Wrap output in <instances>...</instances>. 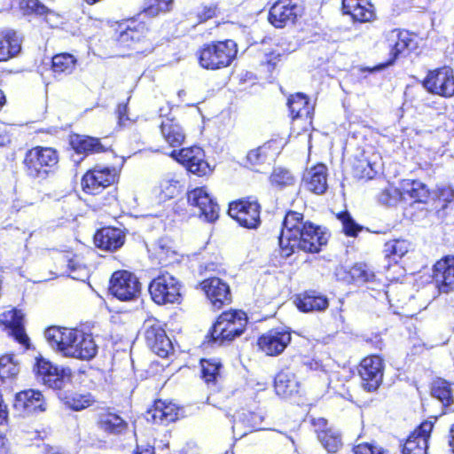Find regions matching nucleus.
Segmentation results:
<instances>
[{"instance_id":"1","label":"nucleus","mask_w":454,"mask_h":454,"mask_svg":"<svg viewBox=\"0 0 454 454\" xmlns=\"http://www.w3.org/2000/svg\"><path fill=\"white\" fill-rule=\"evenodd\" d=\"M328 240V235L319 226L304 222L303 215L289 211L283 221L279 247L283 256L289 257L294 251L318 253Z\"/></svg>"},{"instance_id":"2","label":"nucleus","mask_w":454,"mask_h":454,"mask_svg":"<svg viewBox=\"0 0 454 454\" xmlns=\"http://www.w3.org/2000/svg\"><path fill=\"white\" fill-rule=\"evenodd\" d=\"M44 336L50 346L65 356L90 360L98 352L91 334L78 329L51 326L45 331Z\"/></svg>"},{"instance_id":"3","label":"nucleus","mask_w":454,"mask_h":454,"mask_svg":"<svg viewBox=\"0 0 454 454\" xmlns=\"http://www.w3.org/2000/svg\"><path fill=\"white\" fill-rule=\"evenodd\" d=\"M59 163V153L51 147L35 146L24 157L25 174L31 179L44 180L54 172Z\"/></svg>"},{"instance_id":"4","label":"nucleus","mask_w":454,"mask_h":454,"mask_svg":"<svg viewBox=\"0 0 454 454\" xmlns=\"http://www.w3.org/2000/svg\"><path fill=\"white\" fill-rule=\"evenodd\" d=\"M247 317L244 311L233 310L222 313L209 334L208 341L218 346L232 341L245 331Z\"/></svg>"},{"instance_id":"5","label":"nucleus","mask_w":454,"mask_h":454,"mask_svg":"<svg viewBox=\"0 0 454 454\" xmlns=\"http://www.w3.org/2000/svg\"><path fill=\"white\" fill-rule=\"evenodd\" d=\"M237 44L232 40L204 44L197 56L201 67L209 70L229 67L237 55Z\"/></svg>"},{"instance_id":"6","label":"nucleus","mask_w":454,"mask_h":454,"mask_svg":"<svg viewBox=\"0 0 454 454\" xmlns=\"http://www.w3.org/2000/svg\"><path fill=\"white\" fill-rule=\"evenodd\" d=\"M109 292L120 301H133L141 294V284L134 273L117 270L111 277Z\"/></svg>"},{"instance_id":"7","label":"nucleus","mask_w":454,"mask_h":454,"mask_svg":"<svg viewBox=\"0 0 454 454\" xmlns=\"http://www.w3.org/2000/svg\"><path fill=\"white\" fill-rule=\"evenodd\" d=\"M180 288L179 281L168 272H164L152 280L149 293L157 304L174 303L180 299Z\"/></svg>"},{"instance_id":"8","label":"nucleus","mask_w":454,"mask_h":454,"mask_svg":"<svg viewBox=\"0 0 454 454\" xmlns=\"http://www.w3.org/2000/svg\"><path fill=\"white\" fill-rule=\"evenodd\" d=\"M423 86L431 94L443 98L454 96V73L449 67L431 70L423 81Z\"/></svg>"},{"instance_id":"9","label":"nucleus","mask_w":454,"mask_h":454,"mask_svg":"<svg viewBox=\"0 0 454 454\" xmlns=\"http://www.w3.org/2000/svg\"><path fill=\"white\" fill-rule=\"evenodd\" d=\"M34 372L38 381L51 388L61 389L70 380L69 369H59L44 358H37Z\"/></svg>"},{"instance_id":"10","label":"nucleus","mask_w":454,"mask_h":454,"mask_svg":"<svg viewBox=\"0 0 454 454\" xmlns=\"http://www.w3.org/2000/svg\"><path fill=\"white\" fill-rule=\"evenodd\" d=\"M228 214L241 226L248 229H255L261 223L260 205L256 200L248 199L231 202Z\"/></svg>"},{"instance_id":"11","label":"nucleus","mask_w":454,"mask_h":454,"mask_svg":"<svg viewBox=\"0 0 454 454\" xmlns=\"http://www.w3.org/2000/svg\"><path fill=\"white\" fill-rule=\"evenodd\" d=\"M116 178L115 168L95 167L83 176L82 179V190L90 194H98L105 188L114 184Z\"/></svg>"},{"instance_id":"12","label":"nucleus","mask_w":454,"mask_h":454,"mask_svg":"<svg viewBox=\"0 0 454 454\" xmlns=\"http://www.w3.org/2000/svg\"><path fill=\"white\" fill-rule=\"evenodd\" d=\"M390 48L391 59L379 66L374 67L372 71H380L392 65L401 55H405L415 45L413 36L406 30L393 29L386 35Z\"/></svg>"},{"instance_id":"13","label":"nucleus","mask_w":454,"mask_h":454,"mask_svg":"<svg viewBox=\"0 0 454 454\" xmlns=\"http://www.w3.org/2000/svg\"><path fill=\"white\" fill-rule=\"evenodd\" d=\"M302 13L300 0H278L270 8L269 21L276 27L293 24Z\"/></svg>"},{"instance_id":"14","label":"nucleus","mask_w":454,"mask_h":454,"mask_svg":"<svg viewBox=\"0 0 454 454\" xmlns=\"http://www.w3.org/2000/svg\"><path fill=\"white\" fill-rule=\"evenodd\" d=\"M170 156L186 167L190 172L198 176H206L211 172L210 166L204 160V152L200 147L183 148L179 152L174 150Z\"/></svg>"},{"instance_id":"15","label":"nucleus","mask_w":454,"mask_h":454,"mask_svg":"<svg viewBox=\"0 0 454 454\" xmlns=\"http://www.w3.org/2000/svg\"><path fill=\"white\" fill-rule=\"evenodd\" d=\"M189 205L199 209L200 216L213 223L219 216V206L211 198L205 187H197L187 192Z\"/></svg>"},{"instance_id":"16","label":"nucleus","mask_w":454,"mask_h":454,"mask_svg":"<svg viewBox=\"0 0 454 454\" xmlns=\"http://www.w3.org/2000/svg\"><path fill=\"white\" fill-rule=\"evenodd\" d=\"M359 375L363 387L372 392L378 389L383 379L382 359L378 356L365 357L360 364Z\"/></svg>"},{"instance_id":"17","label":"nucleus","mask_w":454,"mask_h":454,"mask_svg":"<svg viewBox=\"0 0 454 454\" xmlns=\"http://www.w3.org/2000/svg\"><path fill=\"white\" fill-rule=\"evenodd\" d=\"M291 333L284 328H275L262 334L257 341L262 351L268 356L281 354L291 342Z\"/></svg>"},{"instance_id":"18","label":"nucleus","mask_w":454,"mask_h":454,"mask_svg":"<svg viewBox=\"0 0 454 454\" xmlns=\"http://www.w3.org/2000/svg\"><path fill=\"white\" fill-rule=\"evenodd\" d=\"M13 407L20 414L29 415L45 411L47 405L40 391L27 389L16 394Z\"/></svg>"},{"instance_id":"19","label":"nucleus","mask_w":454,"mask_h":454,"mask_svg":"<svg viewBox=\"0 0 454 454\" xmlns=\"http://www.w3.org/2000/svg\"><path fill=\"white\" fill-rule=\"evenodd\" d=\"M207 299L215 309L228 305L231 301V294L229 286L218 278L204 280L201 284Z\"/></svg>"},{"instance_id":"20","label":"nucleus","mask_w":454,"mask_h":454,"mask_svg":"<svg viewBox=\"0 0 454 454\" xmlns=\"http://www.w3.org/2000/svg\"><path fill=\"white\" fill-rule=\"evenodd\" d=\"M434 280L441 293L454 290V255H447L434 265Z\"/></svg>"},{"instance_id":"21","label":"nucleus","mask_w":454,"mask_h":454,"mask_svg":"<svg viewBox=\"0 0 454 454\" xmlns=\"http://www.w3.org/2000/svg\"><path fill=\"white\" fill-rule=\"evenodd\" d=\"M433 423L425 421L412 432L402 445L403 454H427V442L433 429Z\"/></svg>"},{"instance_id":"22","label":"nucleus","mask_w":454,"mask_h":454,"mask_svg":"<svg viewBox=\"0 0 454 454\" xmlns=\"http://www.w3.org/2000/svg\"><path fill=\"white\" fill-rule=\"evenodd\" d=\"M145 334L148 346L157 356L167 357L173 351L171 340L159 325L148 326Z\"/></svg>"},{"instance_id":"23","label":"nucleus","mask_w":454,"mask_h":454,"mask_svg":"<svg viewBox=\"0 0 454 454\" xmlns=\"http://www.w3.org/2000/svg\"><path fill=\"white\" fill-rule=\"evenodd\" d=\"M0 323L10 329L11 334L20 344L27 346L28 337L24 329V314L19 309H11L0 314Z\"/></svg>"},{"instance_id":"24","label":"nucleus","mask_w":454,"mask_h":454,"mask_svg":"<svg viewBox=\"0 0 454 454\" xmlns=\"http://www.w3.org/2000/svg\"><path fill=\"white\" fill-rule=\"evenodd\" d=\"M125 236L120 229L105 227L94 235L95 245L106 251H115L124 244Z\"/></svg>"},{"instance_id":"25","label":"nucleus","mask_w":454,"mask_h":454,"mask_svg":"<svg viewBox=\"0 0 454 454\" xmlns=\"http://www.w3.org/2000/svg\"><path fill=\"white\" fill-rule=\"evenodd\" d=\"M22 40L14 30L0 31V62L17 57L21 51Z\"/></svg>"},{"instance_id":"26","label":"nucleus","mask_w":454,"mask_h":454,"mask_svg":"<svg viewBox=\"0 0 454 454\" xmlns=\"http://www.w3.org/2000/svg\"><path fill=\"white\" fill-rule=\"evenodd\" d=\"M344 14H348L356 21L368 22L374 17L373 6L369 0H342Z\"/></svg>"},{"instance_id":"27","label":"nucleus","mask_w":454,"mask_h":454,"mask_svg":"<svg viewBox=\"0 0 454 454\" xmlns=\"http://www.w3.org/2000/svg\"><path fill=\"white\" fill-rule=\"evenodd\" d=\"M147 28L144 23H136L132 21L130 25L121 31L117 36L118 43L125 48H136V46L145 42Z\"/></svg>"},{"instance_id":"28","label":"nucleus","mask_w":454,"mask_h":454,"mask_svg":"<svg viewBox=\"0 0 454 454\" xmlns=\"http://www.w3.org/2000/svg\"><path fill=\"white\" fill-rule=\"evenodd\" d=\"M160 129L165 142L171 147L181 146L185 139V133L177 120L166 118L162 120Z\"/></svg>"},{"instance_id":"29","label":"nucleus","mask_w":454,"mask_h":454,"mask_svg":"<svg viewBox=\"0 0 454 454\" xmlns=\"http://www.w3.org/2000/svg\"><path fill=\"white\" fill-rule=\"evenodd\" d=\"M146 419L160 424L173 422L177 419V407L172 403L156 401L153 409L147 411Z\"/></svg>"},{"instance_id":"30","label":"nucleus","mask_w":454,"mask_h":454,"mask_svg":"<svg viewBox=\"0 0 454 454\" xmlns=\"http://www.w3.org/2000/svg\"><path fill=\"white\" fill-rule=\"evenodd\" d=\"M299 382L295 375L289 370L280 371L275 377L274 388L276 394L284 398L299 392Z\"/></svg>"},{"instance_id":"31","label":"nucleus","mask_w":454,"mask_h":454,"mask_svg":"<svg viewBox=\"0 0 454 454\" xmlns=\"http://www.w3.org/2000/svg\"><path fill=\"white\" fill-rule=\"evenodd\" d=\"M326 172L327 168L323 164H318L310 168L304 176L307 189L316 194H323L327 189Z\"/></svg>"},{"instance_id":"32","label":"nucleus","mask_w":454,"mask_h":454,"mask_svg":"<svg viewBox=\"0 0 454 454\" xmlns=\"http://www.w3.org/2000/svg\"><path fill=\"white\" fill-rule=\"evenodd\" d=\"M98 427L106 434L117 435L126 432L128 423L116 413L104 411L98 416Z\"/></svg>"},{"instance_id":"33","label":"nucleus","mask_w":454,"mask_h":454,"mask_svg":"<svg viewBox=\"0 0 454 454\" xmlns=\"http://www.w3.org/2000/svg\"><path fill=\"white\" fill-rule=\"evenodd\" d=\"M402 199L408 196L414 203L424 204L429 197L426 184L417 180H403L401 184Z\"/></svg>"},{"instance_id":"34","label":"nucleus","mask_w":454,"mask_h":454,"mask_svg":"<svg viewBox=\"0 0 454 454\" xmlns=\"http://www.w3.org/2000/svg\"><path fill=\"white\" fill-rule=\"evenodd\" d=\"M329 306L328 299L316 292H307L299 297L297 307L303 312L323 311Z\"/></svg>"},{"instance_id":"35","label":"nucleus","mask_w":454,"mask_h":454,"mask_svg":"<svg viewBox=\"0 0 454 454\" xmlns=\"http://www.w3.org/2000/svg\"><path fill=\"white\" fill-rule=\"evenodd\" d=\"M59 399L68 409L79 411L91 406L95 399L89 393L66 392L59 395Z\"/></svg>"},{"instance_id":"36","label":"nucleus","mask_w":454,"mask_h":454,"mask_svg":"<svg viewBox=\"0 0 454 454\" xmlns=\"http://www.w3.org/2000/svg\"><path fill=\"white\" fill-rule=\"evenodd\" d=\"M431 394L434 397L438 399L444 407L454 411V389L451 385L442 379L435 380L433 383Z\"/></svg>"},{"instance_id":"37","label":"nucleus","mask_w":454,"mask_h":454,"mask_svg":"<svg viewBox=\"0 0 454 454\" xmlns=\"http://www.w3.org/2000/svg\"><path fill=\"white\" fill-rule=\"evenodd\" d=\"M76 59L70 53H59L52 57L51 69L55 75L70 74L76 66Z\"/></svg>"},{"instance_id":"38","label":"nucleus","mask_w":454,"mask_h":454,"mask_svg":"<svg viewBox=\"0 0 454 454\" xmlns=\"http://www.w3.org/2000/svg\"><path fill=\"white\" fill-rule=\"evenodd\" d=\"M72 145L78 153H93L104 151V146L99 139L92 137L77 136L72 140Z\"/></svg>"},{"instance_id":"39","label":"nucleus","mask_w":454,"mask_h":454,"mask_svg":"<svg viewBox=\"0 0 454 454\" xmlns=\"http://www.w3.org/2000/svg\"><path fill=\"white\" fill-rule=\"evenodd\" d=\"M292 117L301 118L308 117L310 113V106L307 97L302 93H297L288 98L287 102Z\"/></svg>"},{"instance_id":"40","label":"nucleus","mask_w":454,"mask_h":454,"mask_svg":"<svg viewBox=\"0 0 454 454\" xmlns=\"http://www.w3.org/2000/svg\"><path fill=\"white\" fill-rule=\"evenodd\" d=\"M318 441L329 452L335 453L342 445L340 434L332 428L317 432Z\"/></svg>"},{"instance_id":"41","label":"nucleus","mask_w":454,"mask_h":454,"mask_svg":"<svg viewBox=\"0 0 454 454\" xmlns=\"http://www.w3.org/2000/svg\"><path fill=\"white\" fill-rule=\"evenodd\" d=\"M411 243L406 239H393L387 241L384 246V253L393 262H397L411 248Z\"/></svg>"},{"instance_id":"42","label":"nucleus","mask_w":454,"mask_h":454,"mask_svg":"<svg viewBox=\"0 0 454 454\" xmlns=\"http://www.w3.org/2000/svg\"><path fill=\"white\" fill-rule=\"evenodd\" d=\"M73 279L84 280L88 277V270L78 255L67 254L63 256Z\"/></svg>"},{"instance_id":"43","label":"nucleus","mask_w":454,"mask_h":454,"mask_svg":"<svg viewBox=\"0 0 454 454\" xmlns=\"http://www.w3.org/2000/svg\"><path fill=\"white\" fill-rule=\"evenodd\" d=\"M202 378L206 383H215L220 377L221 363L217 359H202L200 361Z\"/></svg>"},{"instance_id":"44","label":"nucleus","mask_w":454,"mask_h":454,"mask_svg":"<svg viewBox=\"0 0 454 454\" xmlns=\"http://www.w3.org/2000/svg\"><path fill=\"white\" fill-rule=\"evenodd\" d=\"M173 0H146L143 12L148 17H155L160 12L171 10Z\"/></svg>"},{"instance_id":"45","label":"nucleus","mask_w":454,"mask_h":454,"mask_svg":"<svg viewBox=\"0 0 454 454\" xmlns=\"http://www.w3.org/2000/svg\"><path fill=\"white\" fill-rule=\"evenodd\" d=\"M264 419L262 412L257 411H242L239 414V422L244 424L252 430L264 429L262 425Z\"/></svg>"},{"instance_id":"46","label":"nucleus","mask_w":454,"mask_h":454,"mask_svg":"<svg viewBox=\"0 0 454 454\" xmlns=\"http://www.w3.org/2000/svg\"><path fill=\"white\" fill-rule=\"evenodd\" d=\"M351 278L356 283L372 282L374 272L364 263H356L349 270Z\"/></svg>"},{"instance_id":"47","label":"nucleus","mask_w":454,"mask_h":454,"mask_svg":"<svg viewBox=\"0 0 454 454\" xmlns=\"http://www.w3.org/2000/svg\"><path fill=\"white\" fill-rule=\"evenodd\" d=\"M271 184L279 188L292 186L295 184V178L287 169L277 168L270 176Z\"/></svg>"},{"instance_id":"48","label":"nucleus","mask_w":454,"mask_h":454,"mask_svg":"<svg viewBox=\"0 0 454 454\" xmlns=\"http://www.w3.org/2000/svg\"><path fill=\"white\" fill-rule=\"evenodd\" d=\"M20 372L18 364L11 356H4L0 357V379H12L15 377Z\"/></svg>"},{"instance_id":"49","label":"nucleus","mask_w":454,"mask_h":454,"mask_svg":"<svg viewBox=\"0 0 454 454\" xmlns=\"http://www.w3.org/2000/svg\"><path fill=\"white\" fill-rule=\"evenodd\" d=\"M401 200V190L393 185L387 186L378 195L379 202L386 206H395Z\"/></svg>"},{"instance_id":"50","label":"nucleus","mask_w":454,"mask_h":454,"mask_svg":"<svg viewBox=\"0 0 454 454\" xmlns=\"http://www.w3.org/2000/svg\"><path fill=\"white\" fill-rule=\"evenodd\" d=\"M20 6L25 14L44 15L49 12V9L38 0H20Z\"/></svg>"},{"instance_id":"51","label":"nucleus","mask_w":454,"mask_h":454,"mask_svg":"<svg viewBox=\"0 0 454 454\" xmlns=\"http://www.w3.org/2000/svg\"><path fill=\"white\" fill-rule=\"evenodd\" d=\"M338 218L341 222L342 229L346 235L356 236L361 230L360 226L356 223L348 212L340 213Z\"/></svg>"},{"instance_id":"52","label":"nucleus","mask_w":454,"mask_h":454,"mask_svg":"<svg viewBox=\"0 0 454 454\" xmlns=\"http://www.w3.org/2000/svg\"><path fill=\"white\" fill-rule=\"evenodd\" d=\"M355 173L359 178L372 179L376 174V171L372 168L370 162L361 160L356 165Z\"/></svg>"},{"instance_id":"53","label":"nucleus","mask_w":454,"mask_h":454,"mask_svg":"<svg viewBox=\"0 0 454 454\" xmlns=\"http://www.w3.org/2000/svg\"><path fill=\"white\" fill-rule=\"evenodd\" d=\"M247 159L253 167L263 163L266 160V153L263 147H258L249 151Z\"/></svg>"},{"instance_id":"54","label":"nucleus","mask_w":454,"mask_h":454,"mask_svg":"<svg viewBox=\"0 0 454 454\" xmlns=\"http://www.w3.org/2000/svg\"><path fill=\"white\" fill-rule=\"evenodd\" d=\"M354 451L355 454H389L388 450L369 443L357 445Z\"/></svg>"},{"instance_id":"55","label":"nucleus","mask_w":454,"mask_h":454,"mask_svg":"<svg viewBox=\"0 0 454 454\" xmlns=\"http://www.w3.org/2000/svg\"><path fill=\"white\" fill-rule=\"evenodd\" d=\"M160 188L166 198H173L179 192V182L176 180H165L161 183Z\"/></svg>"},{"instance_id":"56","label":"nucleus","mask_w":454,"mask_h":454,"mask_svg":"<svg viewBox=\"0 0 454 454\" xmlns=\"http://www.w3.org/2000/svg\"><path fill=\"white\" fill-rule=\"evenodd\" d=\"M438 197L444 202H452L454 201V189L450 186L440 188Z\"/></svg>"},{"instance_id":"57","label":"nucleus","mask_w":454,"mask_h":454,"mask_svg":"<svg viewBox=\"0 0 454 454\" xmlns=\"http://www.w3.org/2000/svg\"><path fill=\"white\" fill-rule=\"evenodd\" d=\"M216 7L215 6H206L203 8L201 13H199L198 16L201 21H205L208 19L213 18L215 15Z\"/></svg>"},{"instance_id":"58","label":"nucleus","mask_w":454,"mask_h":454,"mask_svg":"<svg viewBox=\"0 0 454 454\" xmlns=\"http://www.w3.org/2000/svg\"><path fill=\"white\" fill-rule=\"evenodd\" d=\"M312 425L315 427V431L317 434V432L325 430V428L326 427L327 421L323 418L313 419Z\"/></svg>"},{"instance_id":"59","label":"nucleus","mask_w":454,"mask_h":454,"mask_svg":"<svg viewBox=\"0 0 454 454\" xmlns=\"http://www.w3.org/2000/svg\"><path fill=\"white\" fill-rule=\"evenodd\" d=\"M127 112L126 105H119L118 106V115H119V122L120 124H124V121L128 120V118H124Z\"/></svg>"},{"instance_id":"60","label":"nucleus","mask_w":454,"mask_h":454,"mask_svg":"<svg viewBox=\"0 0 454 454\" xmlns=\"http://www.w3.org/2000/svg\"><path fill=\"white\" fill-rule=\"evenodd\" d=\"M7 408L6 405L0 402V425L3 424L7 419Z\"/></svg>"},{"instance_id":"61","label":"nucleus","mask_w":454,"mask_h":454,"mask_svg":"<svg viewBox=\"0 0 454 454\" xmlns=\"http://www.w3.org/2000/svg\"><path fill=\"white\" fill-rule=\"evenodd\" d=\"M7 453V447L5 444V439L3 437L2 434L0 433V454H6Z\"/></svg>"},{"instance_id":"62","label":"nucleus","mask_w":454,"mask_h":454,"mask_svg":"<svg viewBox=\"0 0 454 454\" xmlns=\"http://www.w3.org/2000/svg\"><path fill=\"white\" fill-rule=\"evenodd\" d=\"M449 443H450L452 452L454 453V425L451 427L450 431Z\"/></svg>"},{"instance_id":"63","label":"nucleus","mask_w":454,"mask_h":454,"mask_svg":"<svg viewBox=\"0 0 454 454\" xmlns=\"http://www.w3.org/2000/svg\"><path fill=\"white\" fill-rule=\"evenodd\" d=\"M135 454H154V450H153V448L148 447V448L143 449L141 450H138Z\"/></svg>"},{"instance_id":"64","label":"nucleus","mask_w":454,"mask_h":454,"mask_svg":"<svg viewBox=\"0 0 454 454\" xmlns=\"http://www.w3.org/2000/svg\"><path fill=\"white\" fill-rule=\"evenodd\" d=\"M47 454H67V453L59 452V451H58V450H51V451H49Z\"/></svg>"}]
</instances>
